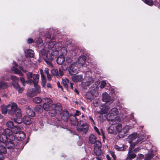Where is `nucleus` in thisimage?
<instances>
[{
  "label": "nucleus",
  "mask_w": 160,
  "mask_h": 160,
  "mask_svg": "<svg viewBox=\"0 0 160 160\" xmlns=\"http://www.w3.org/2000/svg\"><path fill=\"white\" fill-rule=\"evenodd\" d=\"M36 110L37 112H41L42 111V106L39 105L36 107Z\"/></svg>",
  "instance_id": "52"
},
{
  "label": "nucleus",
  "mask_w": 160,
  "mask_h": 160,
  "mask_svg": "<svg viewBox=\"0 0 160 160\" xmlns=\"http://www.w3.org/2000/svg\"><path fill=\"white\" fill-rule=\"evenodd\" d=\"M86 60V57L85 56L83 55L80 56L78 59V62L79 67H81L85 64Z\"/></svg>",
  "instance_id": "16"
},
{
  "label": "nucleus",
  "mask_w": 160,
  "mask_h": 160,
  "mask_svg": "<svg viewBox=\"0 0 160 160\" xmlns=\"http://www.w3.org/2000/svg\"><path fill=\"white\" fill-rule=\"evenodd\" d=\"M89 119L90 120L91 122H92L93 124H95V123L94 121V119L92 116H89Z\"/></svg>",
  "instance_id": "64"
},
{
  "label": "nucleus",
  "mask_w": 160,
  "mask_h": 160,
  "mask_svg": "<svg viewBox=\"0 0 160 160\" xmlns=\"http://www.w3.org/2000/svg\"><path fill=\"white\" fill-rule=\"evenodd\" d=\"M72 80L75 82H80L82 81L83 79V76L82 75H78L72 77Z\"/></svg>",
  "instance_id": "20"
},
{
  "label": "nucleus",
  "mask_w": 160,
  "mask_h": 160,
  "mask_svg": "<svg viewBox=\"0 0 160 160\" xmlns=\"http://www.w3.org/2000/svg\"><path fill=\"white\" fill-rule=\"evenodd\" d=\"M12 84L14 88L18 91L19 93H21L23 91L24 88H20V85L18 83L14 82Z\"/></svg>",
  "instance_id": "21"
},
{
  "label": "nucleus",
  "mask_w": 160,
  "mask_h": 160,
  "mask_svg": "<svg viewBox=\"0 0 160 160\" xmlns=\"http://www.w3.org/2000/svg\"><path fill=\"white\" fill-rule=\"evenodd\" d=\"M116 126L114 127L113 125L110 126L108 129V132L111 134L116 133Z\"/></svg>",
  "instance_id": "29"
},
{
  "label": "nucleus",
  "mask_w": 160,
  "mask_h": 160,
  "mask_svg": "<svg viewBox=\"0 0 160 160\" xmlns=\"http://www.w3.org/2000/svg\"><path fill=\"white\" fill-rule=\"evenodd\" d=\"M51 107V105L50 106V105L47 103H44L42 105V108L45 111H49V112H51L52 110V108Z\"/></svg>",
  "instance_id": "32"
},
{
  "label": "nucleus",
  "mask_w": 160,
  "mask_h": 160,
  "mask_svg": "<svg viewBox=\"0 0 160 160\" xmlns=\"http://www.w3.org/2000/svg\"><path fill=\"white\" fill-rule=\"evenodd\" d=\"M96 138L95 136L93 134L90 135L89 137V141L90 143L92 144H95L96 142L98 141H97Z\"/></svg>",
  "instance_id": "30"
},
{
  "label": "nucleus",
  "mask_w": 160,
  "mask_h": 160,
  "mask_svg": "<svg viewBox=\"0 0 160 160\" xmlns=\"http://www.w3.org/2000/svg\"><path fill=\"white\" fill-rule=\"evenodd\" d=\"M41 80H42V87H43L44 88L45 87L46 80L45 78V77H41Z\"/></svg>",
  "instance_id": "54"
},
{
  "label": "nucleus",
  "mask_w": 160,
  "mask_h": 160,
  "mask_svg": "<svg viewBox=\"0 0 160 160\" xmlns=\"http://www.w3.org/2000/svg\"><path fill=\"white\" fill-rule=\"evenodd\" d=\"M33 101L36 103H40L42 102V99L39 97H36L33 99Z\"/></svg>",
  "instance_id": "43"
},
{
  "label": "nucleus",
  "mask_w": 160,
  "mask_h": 160,
  "mask_svg": "<svg viewBox=\"0 0 160 160\" xmlns=\"http://www.w3.org/2000/svg\"><path fill=\"white\" fill-rule=\"evenodd\" d=\"M54 57L53 54L52 52L51 53H48L47 55V58L48 60L52 61Z\"/></svg>",
  "instance_id": "50"
},
{
  "label": "nucleus",
  "mask_w": 160,
  "mask_h": 160,
  "mask_svg": "<svg viewBox=\"0 0 160 160\" xmlns=\"http://www.w3.org/2000/svg\"><path fill=\"white\" fill-rule=\"evenodd\" d=\"M24 52L26 54H28L30 57L33 58L34 56L33 51L31 49H28L25 51Z\"/></svg>",
  "instance_id": "39"
},
{
  "label": "nucleus",
  "mask_w": 160,
  "mask_h": 160,
  "mask_svg": "<svg viewBox=\"0 0 160 160\" xmlns=\"http://www.w3.org/2000/svg\"><path fill=\"white\" fill-rule=\"evenodd\" d=\"M0 133H4L6 136H8L9 140L14 141L15 139V136L13 134L12 129L8 128L4 129L2 127H0Z\"/></svg>",
  "instance_id": "5"
},
{
  "label": "nucleus",
  "mask_w": 160,
  "mask_h": 160,
  "mask_svg": "<svg viewBox=\"0 0 160 160\" xmlns=\"http://www.w3.org/2000/svg\"><path fill=\"white\" fill-rule=\"evenodd\" d=\"M66 61L68 63H70L71 62L72 60L71 58L69 57H67L66 59Z\"/></svg>",
  "instance_id": "61"
},
{
  "label": "nucleus",
  "mask_w": 160,
  "mask_h": 160,
  "mask_svg": "<svg viewBox=\"0 0 160 160\" xmlns=\"http://www.w3.org/2000/svg\"><path fill=\"white\" fill-rule=\"evenodd\" d=\"M77 129L79 132L82 131L86 133L88 130V124L86 123H82L81 121L80 124L77 126Z\"/></svg>",
  "instance_id": "8"
},
{
  "label": "nucleus",
  "mask_w": 160,
  "mask_h": 160,
  "mask_svg": "<svg viewBox=\"0 0 160 160\" xmlns=\"http://www.w3.org/2000/svg\"><path fill=\"white\" fill-rule=\"evenodd\" d=\"M144 2L145 3L150 6H152L154 4L152 0H144Z\"/></svg>",
  "instance_id": "48"
},
{
  "label": "nucleus",
  "mask_w": 160,
  "mask_h": 160,
  "mask_svg": "<svg viewBox=\"0 0 160 160\" xmlns=\"http://www.w3.org/2000/svg\"><path fill=\"white\" fill-rule=\"evenodd\" d=\"M22 121L24 123L29 125L31 123V118L29 116H25L22 118Z\"/></svg>",
  "instance_id": "25"
},
{
  "label": "nucleus",
  "mask_w": 160,
  "mask_h": 160,
  "mask_svg": "<svg viewBox=\"0 0 160 160\" xmlns=\"http://www.w3.org/2000/svg\"><path fill=\"white\" fill-rule=\"evenodd\" d=\"M36 42L38 45L39 44L40 46H42L43 45L42 40L41 38H38L36 40Z\"/></svg>",
  "instance_id": "53"
},
{
  "label": "nucleus",
  "mask_w": 160,
  "mask_h": 160,
  "mask_svg": "<svg viewBox=\"0 0 160 160\" xmlns=\"http://www.w3.org/2000/svg\"><path fill=\"white\" fill-rule=\"evenodd\" d=\"M59 72L57 69L53 68L51 70V72L53 75L57 77H60L63 75L64 72L60 68H59Z\"/></svg>",
  "instance_id": "12"
},
{
  "label": "nucleus",
  "mask_w": 160,
  "mask_h": 160,
  "mask_svg": "<svg viewBox=\"0 0 160 160\" xmlns=\"http://www.w3.org/2000/svg\"><path fill=\"white\" fill-rule=\"evenodd\" d=\"M12 133L18 134L21 132V128L18 126H13L11 128Z\"/></svg>",
  "instance_id": "27"
},
{
  "label": "nucleus",
  "mask_w": 160,
  "mask_h": 160,
  "mask_svg": "<svg viewBox=\"0 0 160 160\" xmlns=\"http://www.w3.org/2000/svg\"><path fill=\"white\" fill-rule=\"evenodd\" d=\"M25 137V134L23 132H20L19 133V135L17 137V139L18 140L22 141Z\"/></svg>",
  "instance_id": "35"
},
{
  "label": "nucleus",
  "mask_w": 160,
  "mask_h": 160,
  "mask_svg": "<svg viewBox=\"0 0 160 160\" xmlns=\"http://www.w3.org/2000/svg\"><path fill=\"white\" fill-rule=\"evenodd\" d=\"M11 78L14 82H16V81H18L19 80L18 78L14 76H11Z\"/></svg>",
  "instance_id": "56"
},
{
  "label": "nucleus",
  "mask_w": 160,
  "mask_h": 160,
  "mask_svg": "<svg viewBox=\"0 0 160 160\" xmlns=\"http://www.w3.org/2000/svg\"><path fill=\"white\" fill-rule=\"evenodd\" d=\"M51 108H52V110L51 112H49V114L52 117L55 116L56 113L59 116V114L63 111L62 107L60 103L52 104Z\"/></svg>",
  "instance_id": "3"
},
{
  "label": "nucleus",
  "mask_w": 160,
  "mask_h": 160,
  "mask_svg": "<svg viewBox=\"0 0 160 160\" xmlns=\"http://www.w3.org/2000/svg\"><path fill=\"white\" fill-rule=\"evenodd\" d=\"M67 51L66 52H63V53L60 55L57 58V62L58 64L62 65L65 61V56L66 55Z\"/></svg>",
  "instance_id": "13"
},
{
  "label": "nucleus",
  "mask_w": 160,
  "mask_h": 160,
  "mask_svg": "<svg viewBox=\"0 0 160 160\" xmlns=\"http://www.w3.org/2000/svg\"><path fill=\"white\" fill-rule=\"evenodd\" d=\"M114 148L118 151H124L125 150V148L123 145H120V146L116 145L114 146Z\"/></svg>",
  "instance_id": "38"
},
{
  "label": "nucleus",
  "mask_w": 160,
  "mask_h": 160,
  "mask_svg": "<svg viewBox=\"0 0 160 160\" xmlns=\"http://www.w3.org/2000/svg\"><path fill=\"white\" fill-rule=\"evenodd\" d=\"M139 135L136 132L133 133L130 135L128 137V139L131 141L134 140L137 137H138Z\"/></svg>",
  "instance_id": "31"
},
{
  "label": "nucleus",
  "mask_w": 160,
  "mask_h": 160,
  "mask_svg": "<svg viewBox=\"0 0 160 160\" xmlns=\"http://www.w3.org/2000/svg\"><path fill=\"white\" fill-rule=\"evenodd\" d=\"M1 110L2 111V113L3 114H6L8 110V108L7 107V106L6 107L4 105L2 106L1 107Z\"/></svg>",
  "instance_id": "42"
},
{
  "label": "nucleus",
  "mask_w": 160,
  "mask_h": 160,
  "mask_svg": "<svg viewBox=\"0 0 160 160\" xmlns=\"http://www.w3.org/2000/svg\"><path fill=\"white\" fill-rule=\"evenodd\" d=\"M8 87V85L4 81L0 82V87L2 88H7Z\"/></svg>",
  "instance_id": "49"
},
{
  "label": "nucleus",
  "mask_w": 160,
  "mask_h": 160,
  "mask_svg": "<svg viewBox=\"0 0 160 160\" xmlns=\"http://www.w3.org/2000/svg\"><path fill=\"white\" fill-rule=\"evenodd\" d=\"M130 128V127L128 125L123 127L121 124L117 125L116 126V130L118 132L120 137L122 138L126 136Z\"/></svg>",
  "instance_id": "2"
},
{
  "label": "nucleus",
  "mask_w": 160,
  "mask_h": 160,
  "mask_svg": "<svg viewBox=\"0 0 160 160\" xmlns=\"http://www.w3.org/2000/svg\"><path fill=\"white\" fill-rule=\"evenodd\" d=\"M6 124L7 127L8 128H12L14 126L13 122L10 120L7 121L6 122Z\"/></svg>",
  "instance_id": "45"
},
{
  "label": "nucleus",
  "mask_w": 160,
  "mask_h": 160,
  "mask_svg": "<svg viewBox=\"0 0 160 160\" xmlns=\"http://www.w3.org/2000/svg\"><path fill=\"white\" fill-rule=\"evenodd\" d=\"M13 141L8 140L6 142V148L8 149H13L15 147V145L14 143L12 142Z\"/></svg>",
  "instance_id": "22"
},
{
  "label": "nucleus",
  "mask_w": 160,
  "mask_h": 160,
  "mask_svg": "<svg viewBox=\"0 0 160 160\" xmlns=\"http://www.w3.org/2000/svg\"><path fill=\"white\" fill-rule=\"evenodd\" d=\"M52 61H50V60H48L47 59L45 60V61L46 62V63L50 67H52L53 65L51 63V62Z\"/></svg>",
  "instance_id": "58"
},
{
  "label": "nucleus",
  "mask_w": 160,
  "mask_h": 160,
  "mask_svg": "<svg viewBox=\"0 0 160 160\" xmlns=\"http://www.w3.org/2000/svg\"><path fill=\"white\" fill-rule=\"evenodd\" d=\"M62 45L61 42H59L58 43H56L55 45V48L56 49H58V50L62 49V50L64 51V52H66V49L65 48H62Z\"/></svg>",
  "instance_id": "33"
},
{
  "label": "nucleus",
  "mask_w": 160,
  "mask_h": 160,
  "mask_svg": "<svg viewBox=\"0 0 160 160\" xmlns=\"http://www.w3.org/2000/svg\"><path fill=\"white\" fill-rule=\"evenodd\" d=\"M27 95L29 97L32 98L37 95L35 88H32L28 89L26 93Z\"/></svg>",
  "instance_id": "15"
},
{
  "label": "nucleus",
  "mask_w": 160,
  "mask_h": 160,
  "mask_svg": "<svg viewBox=\"0 0 160 160\" xmlns=\"http://www.w3.org/2000/svg\"><path fill=\"white\" fill-rule=\"evenodd\" d=\"M69 121L71 124L74 126H77L78 125L77 119L74 116H70Z\"/></svg>",
  "instance_id": "19"
},
{
  "label": "nucleus",
  "mask_w": 160,
  "mask_h": 160,
  "mask_svg": "<svg viewBox=\"0 0 160 160\" xmlns=\"http://www.w3.org/2000/svg\"><path fill=\"white\" fill-rule=\"evenodd\" d=\"M101 143L99 141L96 142L94 148V152L96 155L99 156L102 154V151L101 149Z\"/></svg>",
  "instance_id": "10"
},
{
  "label": "nucleus",
  "mask_w": 160,
  "mask_h": 160,
  "mask_svg": "<svg viewBox=\"0 0 160 160\" xmlns=\"http://www.w3.org/2000/svg\"><path fill=\"white\" fill-rule=\"evenodd\" d=\"M7 152V150L6 147L0 143V160H2L4 158L3 154H5Z\"/></svg>",
  "instance_id": "17"
},
{
  "label": "nucleus",
  "mask_w": 160,
  "mask_h": 160,
  "mask_svg": "<svg viewBox=\"0 0 160 160\" xmlns=\"http://www.w3.org/2000/svg\"><path fill=\"white\" fill-rule=\"evenodd\" d=\"M20 80L22 82L23 85V86H25V85L26 83V81H25L23 77L20 78Z\"/></svg>",
  "instance_id": "59"
},
{
  "label": "nucleus",
  "mask_w": 160,
  "mask_h": 160,
  "mask_svg": "<svg viewBox=\"0 0 160 160\" xmlns=\"http://www.w3.org/2000/svg\"><path fill=\"white\" fill-rule=\"evenodd\" d=\"M26 112L28 116L33 117L35 116V112L30 108H28L26 110Z\"/></svg>",
  "instance_id": "37"
},
{
  "label": "nucleus",
  "mask_w": 160,
  "mask_h": 160,
  "mask_svg": "<svg viewBox=\"0 0 160 160\" xmlns=\"http://www.w3.org/2000/svg\"><path fill=\"white\" fill-rule=\"evenodd\" d=\"M145 145V146H143V148H144V147H145L146 149L147 150H149L150 149H151V147H152V145L151 144H149L148 143H143V145Z\"/></svg>",
  "instance_id": "55"
},
{
  "label": "nucleus",
  "mask_w": 160,
  "mask_h": 160,
  "mask_svg": "<svg viewBox=\"0 0 160 160\" xmlns=\"http://www.w3.org/2000/svg\"><path fill=\"white\" fill-rule=\"evenodd\" d=\"M34 42V40L32 38H29L27 40V42L28 43H30Z\"/></svg>",
  "instance_id": "60"
},
{
  "label": "nucleus",
  "mask_w": 160,
  "mask_h": 160,
  "mask_svg": "<svg viewBox=\"0 0 160 160\" xmlns=\"http://www.w3.org/2000/svg\"><path fill=\"white\" fill-rule=\"evenodd\" d=\"M80 68L79 67L78 62H74L69 67L68 71L70 74L72 75H75L78 73V68Z\"/></svg>",
  "instance_id": "7"
},
{
  "label": "nucleus",
  "mask_w": 160,
  "mask_h": 160,
  "mask_svg": "<svg viewBox=\"0 0 160 160\" xmlns=\"http://www.w3.org/2000/svg\"><path fill=\"white\" fill-rule=\"evenodd\" d=\"M9 139L7 136L4 133H0V142L3 143H6Z\"/></svg>",
  "instance_id": "26"
},
{
  "label": "nucleus",
  "mask_w": 160,
  "mask_h": 160,
  "mask_svg": "<svg viewBox=\"0 0 160 160\" xmlns=\"http://www.w3.org/2000/svg\"><path fill=\"white\" fill-rule=\"evenodd\" d=\"M140 150V149L139 147H138L136 148H135L133 150H132V152L134 153H137Z\"/></svg>",
  "instance_id": "62"
},
{
  "label": "nucleus",
  "mask_w": 160,
  "mask_h": 160,
  "mask_svg": "<svg viewBox=\"0 0 160 160\" xmlns=\"http://www.w3.org/2000/svg\"><path fill=\"white\" fill-rule=\"evenodd\" d=\"M12 71L14 72V73L19 74L20 76L23 75V73L17 68L13 67L11 69Z\"/></svg>",
  "instance_id": "34"
},
{
  "label": "nucleus",
  "mask_w": 160,
  "mask_h": 160,
  "mask_svg": "<svg viewBox=\"0 0 160 160\" xmlns=\"http://www.w3.org/2000/svg\"><path fill=\"white\" fill-rule=\"evenodd\" d=\"M140 142V139H138L136 141L134 142V143H132L131 144L129 147L132 148L133 147V148H132V149H133L135 148V146L138 145V144H139V143Z\"/></svg>",
  "instance_id": "44"
},
{
  "label": "nucleus",
  "mask_w": 160,
  "mask_h": 160,
  "mask_svg": "<svg viewBox=\"0 0 160 160\" xmlns=\"http://www.w3.org/2000/svg\"><path fill=\"white\" fill-rule=\"evenodd\" d=\"M40 73L41 74V77H45V76L44 75V72H43V70L41 69H39Z\"/></svg>",
  "instance_id": "63"
},
{
  "label": "nucleus",
  "mask_w": 160,
  "mask_h": 160,
  "mask_svg": "<svg viewBox=\"0 0 160 160\" xmlns=\"http://www.w3.org/2000/svg\"><path fill=\"white\" fill-rule=\"evenodd\" d=\"M8 113L11 115H15L18 118H20L22 116L20 108L18 107L17 104L14 102H11L7 105Z\"/></svg>",
  "instance_id": "1"
},
{
  "label": "nucleus",
  "mask_w": 160,
  "mask_h": 160,
  "mask_svg": "<svg viewBox=\"0 0 160 160\" xmlns=\"http://www.w3.org/2000/svg\"><path fill=\"white\" fill-rule=\"evenodd\" d=\"M133 148V147H129L128 153L126 158L127 160H132L136 156V155L132 152V148Z\"/></svg>",
  "instance_id": "14"
},
{
  "label": "nucleus",
  "mask_w": 160,
  "mask_h": 160,
  "mask_svg": "<svg viewBox=\"0 0 160 160\" xmlns=\"http://www.w3.org/2000/svg\"><path fill=\"white\" fill-rule=\"evenodd\" d=\"M121 121V119L119 117H116L110 122V123L112 125H118Z\"/></svg>",
  "instance_id": "23"
},
{
  "label": "nucleus",
  "mask_w": 160,
  "mask_h": 160,
  "mask_svg": "<svg viewBox=\"0 0 160 160\" xmlns=\"http://www.w3.org/2000/svg\"><path fill=\"white\" fill-rule=\"evenodd\" d=\"M91 74V72L89 71H87L85 77V82H82L83 85H84L88 87L93 83L94 80L91 76H90Z\"/></svg>",
  "instance_id": "6"
},
{
  "label": "nucleus",
  "mask_w": 160,
  "mask_h": 160,
  "mask_svg": "<svg viewBox=\"0 0 160 160\" xmlns=\"http://www.w3.org/2000/svg\"><path fill=\"white\" fill-rule=\"evenodd\" d=\"M44 102L45 103H47L50 105L52 102V101L51 99L49 98H44L43 99Z\"/></svg>",
  "instance_id": "46"
},
{
  "label": "nucleus",
  "mask_w": 160,
  "mask_h": 160,
  "mask_svg": "<svg viewBox=\"0 0 160 160\" xmlns=\"http://www.w3.org/2000/svg\"><path fill=\"white\" fill-rule=\"evenodd\" d=\"M85 98L87 99L91 100L94 98V96L91 92H88L86 94Z\"/></svg>",
  "instance_id": "36"
},
{
  "label": "nucleus",
  "mask_w": 160,
  "mask_h": 160,
  "mask_svg": "<svg viewBox=\"0 0 160 160\" xmlns=\"http://www.w3.org/2000/svg\"><path fill=\"white\" fill-rule=\"evenodd\" d=\"M61 119L65 122L68 121L69 117L68 111L66 109H64L63 111L58 116Z\"/></svg>",
  "instance_id": "9"
},
{
  "label": "nucleus",
  "mask_w": 160,
  "mask_h": 160,
  "mask_svg": "<svg viewBox=\"0 0 160 160\" xmlns=\"http://www.w3.org/2000/svg\"><path fill=\"white\" fill-rule=\"evenodd\" d=\"M106 85V83L105 81H102L100 85V87L101 88H103Z\"/></svg>",
  "instance_id": "57"
},
{
  "label": "nucleus",
  "mask_w": 160,
  "mask_h": 160,
  "mask_svg": "<svg viewBox=\"0 0 160 160\" xmlns=\"http://www.w3.org/2000/svg\"><path fill=\"white\" fill-rule=\"evenodd\" d=\"M46 40L47 44L48 46V48L49 49H51L54 47L55 45V38L54 37H52L51 38L49 37H47L46 38Z\"/></svg>",
  "instance_id": "11"
},
{
  "label": "nucleus",
  "mask_w": 160,
  "mask_h": 160,
  "mask_svg": "<svg viewBox=\"0 0 160 160\" xmlns=\"http://www.w3.org/2000/svg\"><path fill=\"white\" fill-rule=\"evenodd\" d=\"M62 82L63 86L66 89L68 87V85L69 84L68 80L67 78H65L62 79Z\"/></svg>",
  "instance_id": "40"
},
{
  "label": "nucleus",
  "mask_w": 160,
  "mask_h": 160,
  "mask_svg": "<svg viewBox=\"0 0 160 160\" xmlns=\"http://www.w3.org/2000/svg\"><path fill=\"white\" fill-rule=\"evenodd\" d=\"M109 112L111 114H112L113 115L116 116L118 113V111L117 108H113L111 109Z\"/></svg>",
  "instance_id": "41"
},
{
  "label": "nucleus",
  "mask_w": 160,
  "mask_h": 160,
  "mask_svg": "<svg viewBox=\"0 0 160 160\" xmlns=\"http://www.w3.org/2000/svg\"><path fill=\"white\" fill-rule=\"evenodd\" d=\"M38 81H35L33 84L34 88L36 89L35 91L36 92V94L37 93H40L41 92V88L40 86L38 84Z\"/></svg>",
  "instance_id": "28"
},
{
  "label": "nucleus",
  "mask_w": 160,
  "mask_h": 160,
  "mask_svg": "<svg viewBox=\"0 0 160 160\" xmlns=\"http://www.w3.org/2000/svg\"><path fill=\"white\" fill-rule=\"evenodd\" d=\"M110 109V108L108 106H105L102 109V113H107L108 111Z\"/></svg>",
  "instance_id": "51"
},
{
  "label": "nucleus",
  "mask_w": 160,
  "mask_h": 160,
  "mask_svg": "<svg viewBox=\"0 0 160 160\" xmlns=\"http://www.w3.org/2000/svg\"><path fill=\"white\" fill-rule=\"evenodd\" d=\"M115 116L113 115L112 114H111L109 112L107 114V119L108 121L110 122L112 121L115 117Z\"/></svg>",
  "instance_id": "47"
},
{
  "label": "nucleus",
  "mask_w": 160,
  "mask_h": 160,
  "mask_svg": "<svg viewBox=\"0 0 160 160\" xmlns=\"http://www.w3.org/2000/svg\"><path fill=\"white\" fill-rule=\"evenodd\" d=\"M154 156V154L152 150L145 155L144 160H151Z\"/></svg>",
  "instance_id": "24"
},
{
  "label": "nucleus",
  "mask_w": 160,
  "mask_h": 160,
  "mask_svg": "<svg viewBox=\"0 0 160 160\" xmlns=\"http://www.w3.org/2000/svg\"><path fill=\"white\" fill-rule=\"evenodd\" d=\"M26 76L27 79L26 83L31 84L34 83L35 81H38L39 79V75L35 74L32 72H26Z\"/></svg>",
  "instance_id": "4"
},
{
  "label": "nucleus",
  "mask_w": 160,
  "mask_h": 160,
  "mask_svg": "<svg viewBox=\"0 0 160 160\" xmlns=\"http://www.w3.org/2000/svg\"><path fill=\"white\" fill-rule=\"evenodd\" d=\"M102 100L105 102H110L111 101V97L107 93L105 92L102 95Z\"/></svg>",
  "instance_id": "18"
}]
</instances>
